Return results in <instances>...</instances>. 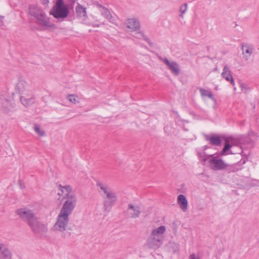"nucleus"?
<instances>
[{
  "label": "nucleus",
  "mask_w": 259,
  "mask_h": 259,
  "mask_svg": "<svg viewBox=\"0 0 259 259\" xmlns=\"http://www.w3.org/2000/svg\"><path fill=\"white\" fill-rule=\"evenodd\" d=\"M58 187L59 191L58 195L63 196L64 201L53 227V230L60 233L61 237L65 238L69 221V217L76 206L77 199L75 195L72 192V189L70 185L63 186L59 184Z\"/></svg>",
  "instance_id": "nucleus-1"
},
{
  "label": "nucleus",
  "mask_w": 259,
  "mask_h": 259,
  "mask_svg": "<svg viewBox=\"0 0 259 259\" xmlns=\"http://www.w3.org/2000/svg\"><path fill=\"white\" fill-rule=\"evenodd\" d=\"M17 214L23 221L26 222L35 233L43 235L48 231L47 226L38 221L33 211L27 208L17 210Z\"/></svg>",
  "instance_id": "nucleus-2"
},
{
  "label": "nucleus",
  "mask_w": 259,
  "mask_h": 259,
  "mask_svg": "<svg viewBox=\"0 0 259 259\" xmlns=\"http://www.w3.org/2000/svg\"><path fill=\"white\" fill-rule=\"evenodd\" d=\"M97 186L100 188L99 193L102 195L103 199V211L109 212L113 206L117 201L118 197L116 192L107 185L101 182L97 183Z\"/></svg>",
  "instance_id": "nucleus-3"
},
{
  "label": "nucleus",
  "mask_w": 259,
  "mask_h": 259,
  "mask_svg": "<svg viewBox=\"0 0 259 259\" xmlns=\"http://www.w3.org/2000/svg\"><path fill=\"white\" fill-rule=\"evenodd\" d=\"M206 160H208L210 168L213 170L226 169L229 172H231L237 171L241 169L240 167H238V164L230 166L221 158L214 156L213 155L208 156Z\"/></svg>",
  "instance_id": "nucleus-4"
},
{
  "label": "nucleus",
  "mask_w": 259,
  "mask_h": 259,
  "mask_svg": "<svg viewBox=\"0 0 259 259\" xmlns=\"http://www.w3.org/2000/svg\"><path fill=\"white\" fill-rule=\"evenodd\" d=\"M69 9L67 5L64 3L63 0H57L56 4L50 12V14L58 20L63 21L68 17Z\"/></svg>",
  "instance_id": "nucleus-5"
},
{
  "label": "nucleus",
  "mask_w": 259,
  "mask_h": 259,
  "mask_svg": "<svg viewBox=\"0 0 259 259\" xmlns=\"http://www.w3.org/2000/svg\"><path fill=\"white\" fill-rule=\"evenodd\" d=\"M30 85L25 80L22 78L19 79L18 82L15 86V90L17 91L21 95H24V94L29 93L31 92L30 89Z\"/></svg>",
  "instance_id": "nucleus-6"
},
{
  "label": "nucleus",
  "mask_w": 259,
  "mask_h": 259,
  "mask_svg": "<svg viewBox=\"0 0 259 259\" xmlns=\"http://www.w3.org/2000/svg\"><path fill=\"white\" fill-rule=\"evenodd\" d=\"M20 100L21 103L25 107L31 106L35 102V98L32 91L29 93H25L24 95H21Z\"/></svg>",
  "instance_id": "nucleus-7"
},
{
  "label": "nucleus",
  "mask_w": 259,
  "mask_h": 259,
  "mask_svg": "<svg viewBox=\"0 0 259 259\" xmlns=\"http://www.w3.org/2000/svg\"><path fill=\"white\" fill-rule=\"evenodd\" d=\"M163 62L168 66V69L175 75H178L180 73L179 66L176 62H170L167 58L160 59Z\"/></svg>",
  "instance_id": "nucleus-8"
},
{
  "label": "nucleus",
  "mask_w": 259,
  "mask_h": 259,
  "mask_svg": "<svg viewBox=\"0 0 259 259\" xmlns=\"http://www.w3.org/2000/svg\"><path fill=\"white\" fill-rule=\"evenodd\" d=\"M163 241L150 235L147 240V245L151 249H156L159 248L162 244Z\"/></svg>",
  "instance_id": "nucleus-9"
},
{
  "label": "nucleus",
  "mask_w": 259,
  "mask_h": 259,
  "mask_svg": "<svg viewBox=\"0 0 259 259\" xmlns=\"http://www.w3.org/2000/svg\"><path fill=\"white\" fill-rule=\"evenodd\" d=\"M36 19V23L41 26H45L49 27H53V24L50 22L49 18L47 16L45 12L40 13L39 16L35 18Z\"/></svg>",
  "instance_id": "nucleus-10"
},
{
  "label": "nucleus",
  "mask_w": 259,
  "mask_h": 259,
  "mask_svg": "<svg viewBox=\"0 0 259 259\" xmlns=\"http://www.w3.org/2000/svg\"><path fill=\"white\" fill-rule=\"evenodd\" d=\"M124 24L127 28L135 31L138 30L141 27L139 20L136 18L127 19Z\"/></svg>",
  "instance_id": "nucleus-11"
},
{
  "label": "nucleus",
  "mask_w": 259,
  "mask_h": 259,
  "mask_svg": "<svg viewBox=\"0 0 259 259\" xmlns=\"http://www.w3.org/2000/svg\"><path fill=\"white\" fill-rule=\"evenodd\" d=\"M12 254L7 246L0 241V259H11Z\"/></svg>",
  "instance_id": "nucleus-12"
},
{
  "label": "nucleus",
  "mask_w": 259,
  "mask_h": 259,
  "mask_svg": "<svg viewBox=\"0 0 259 259\" xmlns=\"http://www.w3.org/2000/svg\"><path fill=\"white\" fill-rule=\"evenodd\" d=\"M165 227L160 226V227L154 229L152 230L150 235L154 237L159 238L161 241H163V234L165 232Z\"/></svg>",
  "instance_id": "nucleus-13"
},
{
  "label": "nucleus",
  "mask_w": 259,
  "mask_h": 259,
  "mask_svg": "<svg viewBox=\"0 0 259 259\" xmlns=\"http://www.w3.org/2000/svg\"><path fill=\"white\" fill-rule=\"evenodd\" d=\"M1 108L5 112H8L14 107L12 101L4 97L0 99Z\"/></svg>",
  "instance_id": "nucleus-14"
},
{
  "label": "nucleus",
  "mask_w": 259,
  "mask_h": 259,
  "mask_svg": "<svg viewBox=\"0 0 259 259\" xmlns=\"http://www.w3.org/2000/svg\"><path fill=\"white\" fill-rule=\"evenodd\" d=\"M221 76L227 81H230L232 85H235V82L233 77L231 74V71L228 65H226L224 67Z\"/></svg>",
  "instance_id": "nucleus-15"
},
{
  "label": "nucleus",
  "mask_w": 259,
  "mask_h": 259,
  "mask_svg": "<svg viewBox=\"0 0 259 259\" xmlns=\"http://www.w3.org/2000/svg\"><path fill=\"white\" fill-rule=\"evenodd\" d=\"M178 203L184 211L188 208V201L186 197L183 194H180L178 197Z\"/></svg>",
  "instance_id": "nucleus-16"
},
{
  "label": "nucleus",
  "mask_w": 259,
  "mask_h": 259,
  "mask_svg": "<svg viewBox=\"0 0 259 259\" xmlns=\"http://www.w3.org/2000/svg\"><path fill=\"white\" fill-rule=\"evenodd\" d=\"M102 10L101 11V15L108 19L111 23L116 24L114 18L111 15L110 12L106 8L101 7Z\"/></svg>",
  "instance_id": "nucleus-17"
},
{
  "label": "nucleus",
  "mask_w": 259,
  "mask_h": 259,
  "mask_svg": "<svg viewBox=\"0 0 259 259\" xmlns=\"http://www.w3.org/2000/svg\"><path fill=\"white\" fill-rule=\"evenodd\" d=\"M29 10L30 15L33 16L35 18L38 17L40 13H42L44 12L40 8L34 5L30 6Z\"/></svg>",
  "instance_id": "nucleus-18"
},
{
  "label": "nucleus",
  "mask_w": 259,
  "mask_h": 259,
  "mask_svg": "<svg viewBox=\"0 0 259 259\" xmlns=\"http://www.w3.org/2000/svg\"><path fill=\"white\" fill-rule=\"evenodd\" d=\"M29 10L30 15L33 16L35 18L38 17L40 13H42L44 12L40 8L34 5L30 6Z\"/></svg>",
  "instance_id": "nucleus-19"
},
{
  "label": "nucleus",
  "mask_w": 259,
  "mask_h": 259,
  "mask_svg": "<svg viewBox=\"0 0 259 259\" xmlns=\"http://www.w3.org/2000/svg\"><path fill=\"white\" fill-rule=\"evenodd\" d=\"M199 91L200 92V95L202 98H204L205 97H207L212 101H213L214 103L216 102V100L211 92L201 88L199 89Z\"/></svg>",
  "instance_id": "nucleus-20"
},
{
  "label": "nucleus",
  "mask_w": 259,
  "mask_h": 259,
  "mask_svg": "<svg viewBox=\"0 0 259 259\" xmlns=\"http://www.w3.org/2000/svg\"><path fill=\"white\" fill-rule=\"evenodd\" d=\"M128 208L132 210L133 212L131 213V217L134 218H138L140 215L141 211L140 208L138 205H134L132 204H129L128 205Z\"/></svg>",
  "instance_id": "nucleus-21"
},
{
  "label": "nucleus",
  "mask_w": 259,
  "mask_h": 259,
  "mask_svg": "<svg viewBox=\"0 0 259 259\" xmlns=\"http://www.w3.org/2000/svg\"><path fill=\"white\" fill-rule=\"evenodd\" d=\"M133 36L134 37L138 38V39H143L144 40L146 41L149 44V45L150 46H152V44L151 42L150 39L147 36H146L144 34V32L143 31H139L136 32L134 33V34L133 35Z\"/></svg>",
  "instance_id": "nucleus-22"
},
{
  "label": "nucleus",
  "mask_w": 259,
  "mask_h": 259,
  "mask_svg": "<svg viewBox=\"0 0 259 259\" xmlns=\"http://www.w3.org/2000/svg\"><path fill=\"white\" fill-rule=\"evenodd\" d=\"M242 52L243 54H246L245 57L246 59H248L250 57L251 55L253 52L252 48L247 45H242L241 47Z\"/></svg>",
  "instance_id": "nucleus-23"
},
{
  "label": "nucleus",
  "mask_w": 259,
  "mask_h": 259,
  "mask_svg": "<svg viewBox=\"0 0 259 259\" xmlns=\"http://www.w3.org/2000/svg\"><path fill=\"white\" fill-rule=\"evenodd\" d=\"M75 10L77 15L80 17H85L87 15L85 8L79 4L76 7Z\"/></svg>",
  "instance_id": "nucleus-24"
},
{
  "label": "nucleus",
  "mask_w": 259,
  "mask_h": 259,
  "mask_svg": "<svg viewBox=\"0 0 259 259\" xmlns=\"http://www.w3.org/2000/svg\"><path fill=\"white\" fill-rule=\"evenodd\" d=\"M232 147V145H231L228 141H226L225 146L221 151L220 154L221 156L228 155L229 154H233L232 152H230V148Z\"/></svg>",
  "instance_id": "nucleus-25"
},
{
  "label": "nucleus",
  "mask_w": 259,
  "mask_h": 259,
  "mask_svg": "<svg viewBox=\"0 0 259 259\" xmlns=\"http://www.w3.org/2000/svg\"><path fill=\"white\" fill-rule=\"evenodd\" d=\"M209 141L210 143L214 146H219L222 143V140L220 137L217 136H212L209 138Z\"/></svg>",
  "instance_id": "nucleus-26"
},
{
  "label": "nucleus",
  "mask_w": 259,
  "mask_h": 259,
  "mask_svg": "<svg viewBox=\"0 0 259 259\" xmlns=\"http://www.w3.org/2000/svg\"><path fill=\"white\" fill-rule=\"evenodd\" d=\"M35 132L40 137H44L46 135L45 132L40 128L39 125L34 124L33 127Z\"/></svg>",
  "instance_id": "nucleus-27"
},
{
  "label": "nucleus",
  "mask_w": 259,
  "mask_h": 259,
  "mask_svg": "<svg viewBox=\"0 0 259 259\" xmlns=\"http://www.w3.org/2000/svg\"><path fill=\"white\" fill-rule=\"evenodd\" d=\"M188 9V5L187 4H184L181 6L179 11L180 13H181L180 15V17L181 18L183 17V15L185 13V12L187 11Z\"/></svg>",
  "instance_id": "nucleus-28"
},
{
  "label": "nucleus",
  "mask_w": 259,
  "mask_h": 259,
  "mask_svg": "<svg viewBox=\"0 0 259 259\" xmlns=\"http://www.w3.org/2000/svg\"><path fill=\"white\" fill-rule=\"evenodd\" d=\"M68 100L71 103H76L78 101H76V97L74 95H69L67 97Z\"/></svg>",
  "instance_id": "nucleus-29"
},
{
  "label": "nucleus",
  "mask_w": 259,
  "mask_h": 259,
  "mask_svg": "<svg viewBox=\"0 0 259 259\" xmlns=\"http://www.w3.org/2000/svg\"><path fill=\"white\" fill-rule=\"evenodd\" d=\"M189 259H200L199 256H197L195 255V254L193 253L189 255Z\"/></svg>",
  "instance_id": "nucleus-30"
},
{
  "label": "nucleus",
  "mask_w": 259,
  "mask_h": 259,
  "mask_svg": "<svg viewBox=\"0 0 259 259\" xmlns=\"http://www.w3.org/2000/svg\"><path fill=\"white\" fill-rule=\"evenodd\" d=\"M93 27H99V24H94L93 25Z\"/></svg>",
  "instance_id": "nucleus-31"
},
{
  "label": "nucleus",
  "mask_w": 259,
  "mask_h": 259,
  "mask_svg": "<svg viewBox=\"0 0 259 259\" xmlns=\"http://www.w3.org/2000/svg\"><path fill=\"white\" fill-rule=\"evenodd\" d=\"M44 3H49V0H44Z\"/></svg>",
  "instance_id": "nucleus-32"
}]
</instances>
